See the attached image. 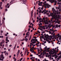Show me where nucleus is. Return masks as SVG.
<instances>
[{
  "label": "nucleus",
  "mask_w": 61,
  "mask_h": 61,
  "mask_svg": "<svg viewBox=\"0 0 61 61\" xmlns=\"http://www.w3.org/2000/svg\"><path fill=\"white\" fill-rule=\"evenodd\" d=\"M37 33H39V34H40L41 33L40 32H39V30L37 31Z\"/></svg>",
  "instance_id": "nucleus-36"
},
{
  "label": "nucleus",
  "mask_w": 61,
  "mask_h": 61,
  "mask_svg": "<svg viewBox=\"0 0 61 61\" xmlns=\"http://www.w3.org/2000/svg\"><path fill=\"white\" fill-rule=\"evenodd\" d=\"M32 37V36H30V38L29 39V40H30L31 38V37Z\"/></svg>",
  "instance_id": "nucleus-23"
},
{
  "label": "nucleus",
  "mask_w": 61,
  "mask_h": 61,
  "mask_svg": "<svg viewBox=\"0 0 61 61\" xmlns=\"http://www.w3.org/2000/svg\"><path fill=\"white\" fill-rule=\"evenodd\" d=\"M40 37H42V39H43L44 38V37H42V36H41Z\"/></svg>",
  "instance_id": "nucleus-41"
},
{
  "label": "nucleus",
  "mask_w": 61,
  "mask_h": 61,
  "mask_svg": "<svg viewBox=\"0 0 61 61\" xmlns=\"http://www.w3.org/2000/svg\"><path fill=\"white\" fill-rule=\"evenodd\" d=\"M44 12H45V11L43 10V11H42L41 12V13L43 14V13H44Z\"/></svg>",
  "instance_id": "nucleus-31"
},
{
  "label": "nucleus",
  "mask_w": 61,
  "mask_h": 61,
  "mask_svg": "<svg viewBox=\"0 0 61 61\" xmlns=\"http://www.w3.org/2000/svg\"><path fill=\"white\" fill-rule=\"evenodd\" d=\"M45 31H43V32H42V33H45Z\"/></svg>",
  "instance_id": "nucleus-61"
},
{
  "label": "nucleus",
  "mask_w": 61,
  "mask_h": 61,
  "mask_svg": "<svg viewBox=\"0 0 61 61\" xmlns=\"http://www.w3.org/2000/svg\"><path fill=\"white\" fill-rule=\"evenodd\" d=\"M44 35L45 36V38H46V37L47 36H46V34H44Z\"/></svg>",
  "instance_id": "nucleus-22"
},
{
  "label": "nucleus",
  "mask_w": 61,
  "mask_h": 61,
  "mask_svg": "<svg viewBox=\"0 0 61 61\" xmlns=\"http://www.w3.org/2000/svg\"><path fill=\"white\" fill-rule=\"evenodd\" d=\"M5 43V41H4V40H3L2 41V44H3L4 43Z\"/></svg>",
  "instance_id": "nucleus-21"
},
{
  "label": "nucleus",
  "mask_w": 61,
  "mask_h": 61,
  "mask_svg": "<svg viewBox=\"0 0 61 61\" xmlns=\"http://www.w3.org/2000/svg\"><path fill=\"white\" fill-rule=\"evenodd\" d=\"M42 19V18H40L39 19V20L40 21V20H41Z\"/></svg>",
  "instance_id": "nucleus-35"
},
{
  "label": "nucleus",
  "mask_w": 61,
  "mask_h": 61,
  "mask_svg": "<svg viewBox=\"0 0 61 61\" xmlns=\"http://www.w3.org/2000/svg\"><path fill=\"white\" fill-rule=\"evenodd\" d=\"M55 27V25H53V28H54V27Z\"/></svg>",
  "instance_id": "nucleus-56"
},
{
  "label": "nucleus",
  "mask_w": 61,
  "mask_h": 61,
  "mask_svg": "<svg viewBox=\"0 0 61 61\" xmlns=\"http://www.w3.org/2000/svg\"><path fill=\"white\" fill-rule=\"evenodd\" d=\"M40 42L38 41V43H37L38 45H39V44H40Z\"/></svg>",
  "instance_id": "nucleus-60"
},
{
  "label": "nucleus",
  "mask_w": 61,
  "mask_h": 61,
  "mask_svg": "<svg viewBox=\"0 0 61 61\" xmlns=\"http://www.w3.org/2000/svg\"><path fill=\"white\" fill-rule=\"evenodd\" d=\"M38 25H39V26L40 27H42V28H43V26H40V24H39Z\"/></svg>",
  "instance_id": "nucleus-19"
},
{
  "label": "nucleus",
  "mask_w": 61,
  "mask_h": 61,
  "mask_svg": "<svg viewBox=\"0 0 61 61\" xmlns=\"http://www.w3.org/2000/svg\"><path fill=\"white\" fill-rule=\"evenodd\" d=\"M57 4L58 5H59V4L60 5H61V3H59V2H58Z\"/></svg>",
  "instance_id": "nucleus-28"
},
{
  "label": "nucleus",
  "mask_w": 61,
  "mask_h": 61,
  "mask_svg": "<svg viewBox=\"0 0 61 61\" xmlns=\"http://www.w3.org/2000/svg\"><path fill=\"white\" fill-rule=\"evenodd\" d=\"M56 36H60V34H58V35H57Z\"/></svg>",
  "instance_id": "nucleus-50"
},
{
  "label": "nucleus",
  "mask_w": 61,
  "mask_h": 61,
  "mask_svg": "<svg viewBox=\"0 0 61 61\" xmlns=\"http://www.w3.org/2000/svg\"><path fill=\"white\" fill-rule=\"evenodd\" d=\"M48 39H49L50 40V41H51V38H48Z\"/></svg>",
  "instance_id": "nucleus-27"
},
{
  "label": "nucleus",
  "mask_w": 61,
  "mask_h": 61,
  "mask_svg": "<svg viewBox=\"0 0 61 61\" xmlns=\"http://www.w3.org/2000/svg\"><path fill=\"white\" fill-rule=\"evenodd\" d=\"M47 49V46H45V49Z\"/></svg>",
  "instance_id": "nucleus-40"
},
{
  "label": "nucleus",
  "mask_w": 61,
  "mask_h": 61,
  "mask_svg": "<svg viewBox=\"0 0 61 61\" xmlns=\"http://www.w3.org/2000/svg\"><path fill=\"white\" fill-rule=\"evenodd\" d=\"M45 8H47H47H49V6H51L50 5H49V4L48 3H46L45 4Z\"/></svg>",
  "instance_id": "nucleus-1"
},
{
  "label": "nucleus",
  "mask_w": 61,
  "mask_h": 61,
  "mask_svg": "<svg viewBox=\"0 0 61 61\" xmlns=\"http://www.w3.org/2000/svg\"><path fill=\"white\" fill-rule=\"evenodd\" d=\"M14 50H15V46H14Z\"/></svg>",
  "instance_id": "nucleus-44"
},
{
  "label": "nucleus",
  "mask_w": 61,
  "mask_h": 61,
  "mask_svg": "<svg viewBox=\"0 0 61 61\" xmlns=\"http://www.w3.org/2000/svg\"><path fill=\"white\" fill-rule=\"evenodd\" d=\"M14 50H15V46H14Z\"/></svg>",
  "instance_id": "nucleus-43"
},
{
  "label": "nucleus",
  "mask_w": 61,
  "mask_h": 61,
  "mask_svg": "<svg viewBox=\"0 0 61 61\" xmlns=\"http://www.w3.org/2000/svg\"><path fill=\"white\" fill-rule=\"evenodd\" d=\"M6 52V51H4L3 53H5V55H6L7 54V56H8V53L7 52Z\"/></svg>",
  "instance_id": "nucleus-10"
},
{
  "label": "nucleus",
  "mask_w": 61,
  "mask_h": 61,
  "mask_svg": "<svg viewBox=\"0 0 61 61\" xmlns=\"http://www.w3.org/2000/svg\"><path fill=\"white\" fill-rule=\"evenodd\" d=\"M29 32H27L26 33V36H29L30 35V34H29Z\"/></svg>",
  "instance_id": "nucleus-11"
},
{
  "label": "nucleus",
  "mask_w": 61,
  "mask_h": 61,
  "mask_svg": "<svg viewBox=\"0 0 61 61\" xmlns=\"http://www.w3.org/2000/svg\"><path fill=\"white\" fill-rule=\"evenodd\" d=\"M33 48H31V49L30 50V51H31L32 52L33 50Z\"/></svg>",
  "instance_id": "nucleus-15"
},
{
  "label": "nucleus",
  "mask_w": 61,
  "mask_h": 61,
  "mask_svg": "<svg viewBox=\"0 0 61 61\" xmlns=\"http://www.w3.org/2000/svg\"><path fill=\"white\" fill-rule=\"evenodd\" d=\"M41 7H39V8H38V9H39V10H41Z\"/></svg>",
  "instance_id": "nucleus-46"
},
{
  "label": "nucleus",
  "mask_w": 61,
  "mask_h": 61,
  "mask_svg": "<svg viewBox=\"0 0 61 61\" xmlns=\"http://www.w3.org/2000/svg\"><path fill=\"white\" fill-rule=\"evenodd\" d=\"M40 11H39V13H41V12L42 11V10H41V9H40Z\"/></svg>",
  "instance_id": "nucleus-24"
},
{
  "label": "nucleus",
  "mask_w": 61,
  "mask_h": 61,
  "mask_svg": "<svg viewBox=\"0 0 61 61\" xmlns=\"http://www.w3.org/2000/svg\"><path fill=\"white\" fill-rule=\"evenodd\" d=\"M57 60H60V58H59V57L57 58Z\"/></svg>",
  "instance_id": "nucleus-37"
},
{
  "label": "nucleus",
  "mask_w": 61,
  "mask_h": 61,
  "mask_svg": "<svg viewBox=\"0 0 61 61\" xmlns=\"http://www.w3.org/2000/svg\"><path fill=\"white\" fill-rule=\"evenodd\" d=\"M58 1H59V2H61V0H58Z\"/></svg>",
  "instance_id": "nucleus-58"
},
{
  "label": "nucleus",
  "mask_w": 61,
  "mask_h": 61,
  "mask_svg": "<svg viewBox=\"0 0 61 61\" xmlns=\"http://www.w3.org/2000/svg\"><path fill=\"white\" fill-rule=\"evenodd\" d=\"M12 46V45H10L9 46L10 47H11V46Z\"/></svg>",
  "instance_id": "nucleus-63"
},
{
  "label": "nucleus",
  "mask_w": 61,
  "mask_h": 61,
  "mask_svg": "<svg viewBox=\"0 0 61 61\" xmlns=\"http://www.w3.org/2000/svg\"><path fill=\"white\" fill-rule=\"evenodd\" d=\"M25 38H24L23 39H22V40H21V41H24V40H25Z\"/></svg>",
  "instance_id": "nucleus-33"
},
{
  "label": "nucleus",
  "mask_w": 61,
  "mask_h": 61,
  "mask_svg": "<svg viewBox=\"0 0 61 61\" xmlns=\"http://www.w3.org/2000/svg\"><path fill=\"white\" fill-rule=\"evenodd\" d=\"M33 42H32V43L33 44H34L36 43V41H37V39H33Z\"/></svg>",
  "instance_id": "nucleus-5"
},
{
  "label": "nucleus",
  "mask_w": 61,
  "mask_h": 61,
  "mask_svg": "<svg viewBox=\"0 0 61 61\" xmlns=\"http://www.w3.org/2000/svg\"><path fill=\"white\" fill-rule=\"evenodd\" d=\"M43 20H44V22L45 23V25H48L49 24V22H48V21H46V20H45V18H44V17H43Z\"/></svg>",
  "instance_id": "nucleus-4"
},
{
  "label": "nucleus",
  "mask_w": 61,
  "mask_h": 61,
  "mask_svg": "<svg viewBox=\"0 0 61 61\" xmlns=\"http://www.w3.org/2000/svg\"><path fill=\"white\" fill-rule=\"evenodd\" d=\"M50 16H52V19H53L54 18H55V15H54V14L53 13H50Z\"/></svg>",
  "instance_id": "nucleus-2"
},
{
  "label": "nucleus",
  "mask_w": 61,
  "mask_h": 61,
  "mask_svg": "<svg viewBox=\"0 0 61 61\" xmlns=\"http://www.w3.org/2000/svg\"><path fill=\"white\" fill-rule=\"evenodd\" d=\"M42 22V21H39V23H41V22Z\"/></svg>",
  "instance_id": "nucleus-64"
},
{
  "label": "nucleus",
  "mask_w": 61,
  "mask_h": 61,
  "mask_svg": "<svg viewBox=\"0 0 61 61\" xmlns=\"http://www.w3.org/2000/svg\"><path fill=\"white\" fill-rule=\"evenodd\" d=\"M16 45H17L16 44L15 45V48H16Z\"/></svg>",
  "instance_id": "nucleus-59"
},
{
  "label": "nucleus",
  "mask_w": 61,
  "mask_h": 61,
  "mask_svg": "<svg viewBox=\"0 0 61 61\" xmlns=\"http://www.w3.org/2000/svg\"><path fill=\"white\" fill-rule=\"evenodd\" d=\"M27 37V36H26L25 37V39H26V37Z\"/></svg>",
  "instance_id": "nucleus-48"
},
{
  "label": "nucleus",
  "mask_w": 61,
  "mask_h": 61,
  "mask_svg": "<svg viewBox=\"0 0 61 61\" xmlns=\"http://www.w3.org/2000/svg\"><path fill=\"white\" fill-rule=\"evenodd\" d=\"M0 56H0V60H1L2 61H3V59H4V57L3 56V54H1V55H0ZM1 58H2H2H1Z\"/></svg>",
  "instance_id": "nucleus-3"
},
{
  "label": "nucleus",
  "mask_w": 61,
  "mask_h": 61,
  "mask_svg": "<svg viewBox=\"0 0 61 61\" xmlns=\"http://www.w3.org/2000/svg\"><path fill=\"white\" fill-rule=\"evenodd\" d=\"M2 24L1 23V21L0 22V26H1V25H2Z\"/></svg>",
  "instance_id": "nucleus-39"
},
{
  "label": "nucleus",
  "mask_w": 61,
  "mask_h": 61,
  "mask_svg": "<svg viewBox=\"0 0 61 61\" xmlns=\"http://www.w3.org/2000/svg\"><path fill=\"white\" fill-rule=\"evenodd\" d=\"M40 49H38V50H37L38 52H39V51H40Z\"/></svg>",
  "instance_id": "nucleus-32"
},
{
  "label": "nucleus",
  "mask_w": 61,
  "mask_h": 61,
  "mask_svg": "<svg viewBox=\"0 0 61 61\" xmlns=\"http://www.w3.org/2000/svg\"><path fill=\"white\" fill-rule=\"evenodd\" d=\"M22 1L23 2H24V3H25L26 2V0H23Z\"/></svg>",
  "instance_id": "nucleus-14"
},
{
  "label": "nucleus",
  "mask_w": 61,
  "mask_h": 61,
  "mask_svg": "<svg viewBox=\"0 0 61 61\" xmlns=\"http://www.w3.org/2000/svg\"><path fill=\"white\" fill-rule=\"evenodd\" d=\"M30 28H28V31H30Z\"/></svg>",
  "instance_id": "nucleus-45"
},
{
  "label": "nucleus",
  "mask_w": 61,
  "mask_h": 61,
  "mask_svg": "<svg viewBox=\"0 0 61 61\" xmlns=\"http://www.w3.org/2000/svg\"><path fill=\"white\" fill-rule=\"evenodd\" d=\"M13 0H12L10 2V5H12V4H13Z\"/></svg>",
  "instance_id": "nucleus-13"
},
{
  "label": "nucleus",
  "mask_w": 61,
  "mask_h": 61,
  "mask_svg": "<svg viewBox=\"0 0 61 61\" xmlns=\"http://www.w3.org/2000/svg\"><path fill=\"white\" fill-rule=\"evenodd\" d=\"M47 1H49L50 2H51V3H53L52 0H47Z\"/></svg>",
  "instance_id": "nucleus-12"
},
{
  "label": "nucleus",
  "mask_w": 61,
  "mask_h": 61,
  "mask_svg": "<svg viewBox=\"0 0 61 61\" xmlns=\"http://www.w3.org/2000/svg\"><path fill=\"white\" fill-rule=\"evenodd\" d=\"M31 25H29V28H31Z\"/></svg>",
  "instance_id": "nucleus-42"
},
{
  "label": "nucleus",
  "mask_w": 61,
  "mask_h": 61,
  "mask_svg": "<svg viewBox=\"0 0 61 61\" xmlns=\"http://www.w3.org/2000/svg\"><path fill=\"white\" fill-rule=\"evenodd\" d=\"M1 6H2V4H0V8H1Z\"/></svg>",
  "instance_id": "nucleus-51"
},
{
  "label": "nucleus",
  "mask_w": 61,
  "mask_h": 61,
  "mask_svg": "<svg viewBox=\"0 0 61 61\" xmlns=\"http://www.w3.org/2000/svg\"><path fill=\"white\" fill-rule=\"evenodd\" d=\"M33 10H32V11L31 13V15H32V16H33Z\"/></svg>",
  "instance_id": "nucleus-18"
},
{
  "label": "nucleus",
  "mask_w": 61,
  "mask_h": 61,
  "mask_svg": "<svg viewBox=\"0 0 61 61\" xmlns=\"http://www.w3.org/2000/svg\"><path fill=\"white\" fill-rule=\"evenodd\" d=\"M28 50H27V49H26V50L25 51V53H26V52H28Z\"/></svg>",
  "instance_id": "nucleus-20"
},
{
  "label": "nucleus",
  "mask_w": 61,
  "mask_h": 61,
  "mask_svg": "<svg viewBox=\"0 0 61 61\" xmlns=\"http://www.w3.org/2000/svg\"><path fill=\"white\" fill-rule=\"evenodd\" d=\"M52 0L53 1L52 3H55L54 4V5H56V3H57V0H55H55Z\"/></svg>",
  "instance_id": "nucleus-8"
},
{
  "label": "nucleus",
  "mask_w": 61,
  "mask_h": 61,
  "mask_svg": "<svg viewBox=\"0 0 61 61\" xmlns=\"http://www.w3.org/2000/svg\"><path fill=\"white\" fill-rule=\"evenodd\" d=\"M48 22L49 23H50L51 22V21H50V20H49Z\"/></svg>",
  "instance_id": "nucleus-55"
},
{
  "label": "nucleus",
  "mask_w": 61,
  "mask_h": 61,
  "mask_svg": "<svg viewBox=\"0 0 61 61\" xmlns=\"http://www.w3.org/2000/svg\"><path fill=\"white\" fill-rule=\"evenodd\" d=\"M53 21V18L52 17V18L51 19V21Z\"/></svg>",
  "instance_id": "nucleus-38"
},
{
  "label": "nucleus",
  "mask_w": 61,
  "mask_h": 61,
  "mask_svg": "<svg viewBox=\"0 0 61 61\" xmlns=\"http://www.w3.org/2000/svg\"><path fill=\"white\" fill-rule=\"evenodd\" d=\"M49 49H50V48L49 47L47 49V50H49Z\"/></svg>",
  "instance_id": "nucleus-30"
},
{
  "label": "nucleus",
  "mask_w": 61,
  "mask_h": 61,
  "mask_svg": "<svg viewBox=\"0 0 61 61\" xmlns=\"http://www.w3.org/2000/svg\"><path fill=\"white\" fill-rule=\"evenodd\" d=\"M61 25H58V27H61Z\"/></svg>",
  "instance_id": "nucleus-52"
},
{
  "label": "nucleus",
  "mask_w": 61,
  "mask_h": 61,
  "mask_svg": "<svg viewBox=\"0 0 61 61\" xmlns=\"http://www.w3.org/2000/svg\"><path fill=\"white\" fill-rule=\"evenodd\" d=\"M40 4H41V5H42V4H43V2H41Z\"/></svg>",
  "instance_id": "nucleus-54"
},
{
  "label": "nucleus",
  "mask_w": 61,
  "mask_h": 61,
  "mask_svg": "<svg viewBox=\"0 0 61 61\" xmlns=\"http://www.w3.org/2000/svg\"><path fill=\"white\" fill-rule=\"evenodd\" d=\"M8 36H6L5 39L6 41V42H5V43H6V44H7L8 43L7 42H9V40H8Z\"/></svg>",
  "instance_id": "nucleus-6"
},
{
  "label": "nucleus",
  "mask_w": 61,
  "mask_h": 61,
  "mask_svg": "<svg viewBox=\"0 0 61 61\" xmlns=\"http://www.w3.org/2000/svg\"><path fill=\"white\" fill-rule=\"evenodd\" d=\"M44 13L45 14H46V12H45V10H44Z\"/></svg>",
  "instance_id": "nucleus-57"
},
{
  "label": "nucleus",
  "mask_w": 61,
  "mask_h": 61,
  "mask_svg": "<svg viewBox=\"0 0 61 61\" xmlns=\"http://www.w3.org/2000/svg\"><path fill=\"white\" fill-rule=\"evenodd\" d=\"M32 43H30V47H31V46H32Z\"/></svg>",
  "instance_id": "nucleus-25"
},
{
  "label": "nucleus",
  "mask_w": 61,
  "mask_h": 61,
  "mask_svg": "<svg viewBox=\"0 0 61 61\" xmlns=\"http://www.w3.org/2000/svg\"><path fill=\"white\" fill-rule=\"evenodd\" d=\"M43 53H41V56H42L43 55Z\"/></svg>",
  "instance_id": "nucleus-47"
},
{
  "label": "nucleus",
  "mask_w": 61,
  "mask_h": 61,
  "mask_svg": "<svg viewBox=\"0 0 61 61\" xmlns=\"http://www.w3.org/2000/svg\"><path fill=\"white\" fill-rule=\"evenodd\" d=\"M46 36H47L48 37H50V36H49V35L48 34H47L46 35Z\"/></svg>",
  "instance_id": "nucleus-29"
},
{
  "label": "nucleus",
  "mask_w": 61,
  "mask_h": 61,
  "mask_svg": "<svg viewBox=\"0 0 61 61\" xmlns=\"http://www.w3.org/2000/svg\"><path fill=\"white\" fill-rule=\"evenodd\" d=\"M56 22H57V23L58 24H60V23L59 22V21H56Z\"/></svg>",
  "instance_id": "nucleus-26"
},
{
  "label": "nucleus",
  "mask_w": 61,
  "mask_h": 61,
  "mask_svg": "<svg viewBox=\"0 0 61 61\" xmlns=\"http://www.w3.org/2000/svg\"><path fill=\"white\" fill-rule=\"evenodd\" d=\"M5 46H6L8 47V44H6Z\"/></svg>",
  "instance_id": "nucleus-49"
},
{
  "label": "nucleus",
  "mask_w": 61,
  "mask_h": 61,
  "mask_svg": "<svg viewBox=\"0 0 61 61\" xmlns=\"http://www.w3.org/2000/svg\"><path fill=\"white\" fill-rule=\"evenodd\" d=\"M52 10L53 13H55H55L56 12V11H55V9H54V8H52Z\"/></svg>",
  "instance_id": "nucleus-9"
},
{
  "label": "nucleus",
  "mask_w": 61,
  "mask_h": 61,
  "mask_svg": "<svg viewBox=\"0 0 61 61\" xmlns=\"http://www.w3.org/2000/svg\"><path fill=\"white\" fill-rule=\"evenodd\" d=\"M56 27L57 28H58V25H56Z\"/></svg>",
  "instance_id": "nucleus-17"
},
{
  "label": "nucleus",
  "mask_w": 61,
  "mask_h": 61,
  "mask_svg": "<svg viewBox=\"0 0 61 61\" xmlns=\"http://www.w3.org/2000/svg\"><path fill=\"white\" fill-rule=\"evenodd\" d=\"M25 40L26 42H27L28 41L27 40H28V38H25Z\"/></svg>",
  "instance_id": "nucleus-16"
},
{
  "label": "nucleus",
  "mask_w": 61,
  "mask_h": 61,
  "mask_svg": "<svg viewBox=\"0 0 61 61\" xmlns=\"http://www.w3.org/2000/svg\"><path fill=\"white\" fill-rule=\"evenodd\" d=\"M20 52V50H18V51L16 54V56L17 57H18V56L19 55Z\"/></svg>",
  "instance_id": "nucleus-7"
},
{
  "label": "nucleus",
  "mask_w": 61,
  "mask_h": 61,
  "mask_svg": "<svg viewBox=\"0 0 61 61\" xmlns=\"http://www.w3.org/2000/svg\"><path fill=\"white\" fill-rule=\"evenodd\" d=\"M43 9H44V8H43V6H42V7L41 8V10H43Z\"/></svg>",
  "instance_id": "nucleus-34"
},
{
  "label": "nucleus",
  "mask_w": 61,
  "mask_h": 61,
  "mask_svg": "<svg viewBox=\"0 0 61 61\" xmlns=\"http://www.w3.org/2000/svg\"><path fill=\"white\" fill-rule=\"evenodd\" d=\"M51 24L50 23V24H49V26H50V25H51Z\"/></svg>",
  "instance_id": "nucleus-62"
},
{
  "label": "nucleus",
  "mask_w": 61,
  "mask_h": 61,
  "mask_svg": "<svg viewBox=\"0 0 61 61\" xmlns=\"http://www.w3.org/2000/svg\"><path fill=\"white\" fill-rule=\"evenodd\" d=\"M38 56H39L40 57V58H41V55H38Z\"/></svg>",
  "instance_id": "nucleus-53"
}]
</instances>
